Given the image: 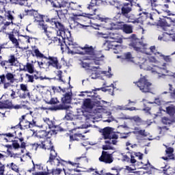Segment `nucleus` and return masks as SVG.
<instances>
[{"label": "nucleus", "mask_w": 175, "mask_h": 175, "mask_svg": "<svg viewBox=\"0 0 175 175\" xmlns=\"http://www.w3.org/2000/svg\"><path fill=\"white\" fill-rule=\"evenodd\" d=\"M46 23H49L52 27L57 31V36L53 38V43L56 46H60L62 51H64V46H66V37H62V34L65 33V25L60 22H58V19L55 18H46Z\"/></svg>", "instance_id": "obj_1"}, {"label": "nucleus", "mask_w": 175, "mask_h": 175, "mask_svg": "<svg viewBox=\"0 0 175 175\" xmlns=\"http://www.w3.org/2000/svg\"><path fill=\"white\" fill-rule=\"evenodd\" d=\"M1 32H3L8 36V38L15 46L16 49L20 48V42H18V40L16 38V35H18L20 32L18 25L13 23V21H6L3 23Z\"/></svg>", "instance_id": "obj_2"}, {"label": "nucleus", "mask_w": 175, "mask_h": 175, "mask_svg": "<svg viewBox=\"0 0 175 175\" xmlns=\"http://www.w3.org/2000/svg\"><path fill=\"white\" fill-rule=\"evenodd\" d=\"M115 8L120 10L121 9V12H118L116 15L117 20L119 21H124V23H132L133 24H139V21L136 19L131 18L129 14L132 12V8H133V4L132 2L129 1L128 3H123L122 5H116Z\"/></svg>", "instance_id": "obj_3"}, {"label": "nucleus", "mask_w": 175, "mask_h": 175, "mask_svg": "<svg viewBox=\"0 0 175 175\" xmlns=\"http://www.w3.org/2000/svg\"><path fill=\"white\" fill-rule=\"evenodd\" d=\"M25 13H26V16H29L30 17H33L35 21L38 23V25L42 31H44V33L47 36L49 39H53V32L47 30L49 29V26L44 23V15L39 14L38 10L31 9V10H25Z\"/></svg>", "instance_id": "obj_4"}, {"label": "nucleus", "mask_w": 175, "mask_h": 175, "mask_svg": "<svg viewBox=\"0 0 175 175\" xmlns=\"http://www.w3.org/2000/svg\"><path fill=\"white\" fill-rule=\"evenodd\" d=\"M38 65H45L48 66V68H53L54 69H57L59 70V69H62V64L61 62H59V59L57 56H51L49 55L45 57V59H42L41 62H38Z\"/></svg>", "instance_id": "obj_5"}, {"label": "nucleus", "mask_w": 175, "mask_h": 175, "mask_svg": "<svg viewBox=\"0 0 175 175\" xmlns=\"http://www.w3.org/2000/svg\"><path fill=\"white\" fill-rule=\"evenodd\" d=\"M82 55H88L85 57V59L94 61L96 65H99L100 59L96 57L94 46H90L88 44H85V46L82 47Z\"/></svg>", "instance_id": "obj_6"}, {"label": "nucleus", "mask_w": 175, "mask_h": 175, "mask_svg": "<svg viewBox=\"0 0 175 175\" xmlns=\"http://www.w3.org/2000/svg\"><path fill=\"white\" fill-rule=\"evenodd\" d=\"M134 84L139 88V91L144 94H147L151 92V87H152V83L148 81V79L146 77H142L139 79L134 82Z\"/></svg>", "instance_id": "obj_7"}, {"label": "nucleus", "mask_w": 175, "mask_h": 175, "mask_svg": "<svg viewBox=\"0 0 175 175\" xmlns=\"http://www.w3.org/2000/svg\"><path fill=\"white\" fill-rule=\"evenodd\" d=\"M66 47L68 50V54H79V55H83V47L79 46V44L73 42L72 38L66 37Z\"/></svg>", "instance_id": "obj_8"}, {"label": "nucleus", "mask_w": 175, "mask_h": 175, "mask_svg": "<svg viewBox=\"0 0 175 175\" xmlns=\"http://www.w3.org/2000/svg\"><path fill=\"white\" fill-rule=\"evenodd\" d=\"M129 38L131 40V43L129 46L131 49H133L135 51L139 53L142 51V47H146V44L141 42L136 34H131Z\"/></svg>", "instance_id": "obj_9"}, {"label": "nucleus", "mask_w": 175, "mask_h": 175, "mask_svg": "<svg viewBox=\"0 0 175 175\" xmlns=\"http://www.w3.org/2000/svg\"><path fill=\"white\" fill-rule=\"evenodd\" d=\"M17 57L14 54L10 55L7 60H0V65L4 69H12L13 66L17 65Z\"/></svg>", "instance_id": "obj_10"}, {"label": "nucleus", "mask_w": 175, "mask_h": 175, "mask_svg": "<svg viewBox=\"0 0 175 175\" xmlns=\"http://www.w3.org/2000/svg\"><path fill=\"white\" fill-rule=\"evenodd\" d=\"M57 153L53 152L51 157H49V160L47 161V163H50L52 166H65L69 163V161H66L65 160L57 158Z\"/></svg>", "instance_id": "obj_11"}, {"label": "nucleus", "mask_w": 175, "mask_h": 175, "mask_svg": "<svg viewBox=\"0 0 175 175\" xmlns=\"http://www.w3.org/2000/svg\"><path fill=\"white\" fill-rule=\"evenodd\" d=\"M71 20L72 21H74L75 23H83V21H87L88 23H90L91 20H90L91 16L92 14H84L83 12H81L80 14L79 13H72Z\"/></svg>", "instance_id": "obj_12"}, {"label": "nucleus", "mask_w": 175, "mask_h": 175, "mask_svg": "<svg viewBox=\"0 0 175 175\" xmlns=\"http://www.w3.org/2000/svg\"><path fill=\"white\" fill-rule=\"evenodd\" d=\"M34 146H36V148L40 147V148H42V150H50L49 157H51V154H53V152H55V150H54V146L53 145V142H51V141L49 139H44V141H41L40 144H34Z\"/></svg>", "instance_id": "obj_13"}, {"label": "nucleus", "mask_w": 175, "mask_h": 175, "mask_svg": "<svg viewBox=\"0 0 175 175\" xmlns=\"http://www.w3.org/2000/svg\"><path fill=\"white\" fill-rule=\"evenodd\" d=\"M104 140H111V139H118V135L114 133V129L107 126L102 130Z\"/></svg>", "instance_id": "obj_14"}, {"label": "nucleus", "mask_w": 175, "mask_h": 175, "mask_svg": "<svg viewBox=\"0 0 175 175\" xmlns=\"http://www.w3.org/2000/svg\"><path fill=\"white\" fill-rule=\"evenodd\" d=\"M26 116L23 115L19 118V122L13 126H11L10 129H21L24 131L25 129H29V121L25 119Z\"/></svg>", "instance_id": "obj_15"}, {"label": "nucleus", "mask_w": 175, "mask_h": 175, "mask_svg": "<svg viewBox=\"0 0 175 175\" xmlns=\"http://www.w3.org/2000/svg\"><path fill=\"white\" fill-rule=\"evenodd\" d=\"M99 20L103 23V27L106 29L117 30L119 22L114 23H113V21L109 18H99Z\"/></svg>", "instance_id": "obj_16"}, {"label": "nucleus", "mask_w": 175, "mask_h": 175, "mask_svg": "<svg viewBox=\"0 0 175 175\" xmlns=\"http://www.w3.org/2000/svg\"><path fill=\"white\" fill-rule=\"evenodd\" d=\"M12 127H8V131H12L7 133H2L1 136H3V140L6 142V143H9L10 142H13L12 138L17 139V131L16 129H10Z\"/></svg>", "instance_id": "obj_17"}, {"label": "nucleus", "mask_w": 175, "mask_h": 175, "mask_svg": "<svg viewBox=\"0 0 175 175\" xmlns=\"http://www.w3.org/2000/svg\"><path fill=\"white\" fill-rule=\"evenodd\" d=\"M89 160L88 158L85 156H81L79 157H76L75 159V161H68V164L72 166H75V167H80L81 163H88Z\"/></svg>", "instance_id": "obj_18"}, {"label": "nucleus", "mask_w": 175, "mask_h": 175, "mask_svg": "<svg viewBox=\"0 0 175 175\" xmlns=\"http://www.w3.org/2000/svg\"><path fill=\"white\" fill-rule=\"evenodd\" d=\"M100 162H103L104 163H113V154L109 153L107 151L103 150L101 156L99 157Z\"/></svg>", "instance_id": "obj_19"}, {"label": "nucleus", "mask_w": 175, "mask_h": 175, "mask_svg": "<svg viewBox=\"0 0 175 175\" xmlns=\"http://www.w3.org/2000/svg\"><path fill=\"white\" fill-rule=\"evenodd\" d=\"M163 146L166 148L165 155H167V157H163L162 159H163L164 161H167V162L169 161V160L175 161V157L174 153V148L168 146L167 145L163 144Z\"/></svg>", "instance_id": "obj_20"}, {"label": "nucleus", "mask_w": 175, "mask_h": 175, "mask_svg": "<svg viewBox=\"0 0 175 175\" xmlns=\"http://www.w3.org/2000/svg\"><path fill=\"white\" fill-rule=\"evenodd\" d=\"M124 21H120L118 23V28L117 30L121 29L124 33H133V27L131 25L128 24H123Z\"/></svg>", "instance_id": "obj_21"}, {"label": "nucleus", "mask_w": 175, "mask_h": 175, "mask_svg": "<svg viewBox=\"0 0 175 175\" xmlns=\"http://www.w3.org/2000/svg\"><path fill=\"white\" fill-rule=\"evenodd\" d=\"M6 158L8 156L6 154L0 152V175L5 174V169H6V166L9 167V164L6 165Z\"/></svg>", "instance_id": "obj_22"}, {"label": "nucleus", "mask_w": 175, "mask_h": 175, "mask_svg": "<svg viewBox=\"0 0 175 175\" xmlns=\"http://www.w3.org/2000/svg\"><path fill=\"white\" fill-rule=\"evenodd\" d=\"M3 109H21L22 107L20 105H14L13 103L10 100H5L3 102H1Z\"/></svg>", "instance_id": "obj_23"}, {"label": "nucleus", "mask_w": 175, "mask_h": 175, "mask_svg": "<svg viewBox=\"0 0 175 175\" xmlns=\"http://www.w3.org/2000/svg\"><path fill=\"white\" fill-rule=\"evenodd\" d=\"M20 90L23 92L21 95V98H22V99H26V98H31V94L29 93V90H28V85L21 83L20 85Z\"/></svg>", "instance_id": "obj_24"}, {"label": "nucleus", "mask_w": 175, "mask_h": 175, "mask_svg": "<svg viewBox=\"0 0 175 175\" xmlns=\"http://www.w3.org/2000/svg\"><path fill=\"white\" fill-rule=\"evenodd\" d=\"M23 70L28 72V73H30V75H33V73H37V75H39V72L35 70V66L32 63L27 62L26 65L24 66Z\"/></svg>", "instance_id": "obj_25"}, {"label": "nucleus", "mask_w": 175, "mask_h": 175, "mask_svg": "<svg viewBox=\"0 0 175 175\" xmlns=\"http://www.w3.org/2000/svg\"><path fill=\"white\" fill-rule=\"evenodd\" d=\"M51 5H52L53 8L61 9V8H66V6H68V5H69V3L66 2V1L64 2V1H62V0H55L51 2Z\"/></svg>", "instance_id": "obj_26"}, {"label": "nucleus", "mask_w": 175, "mask_h": 175, "mask_svg": "<svg viewBox=\"0 0 175 175\" xmlns=\"http://www.w3.org/2000/svg\"><path fill=\"white\" fill-rule=\"evenodd\" d=\"M171 16H164V20L165 21V24L167 25V28L169 27H172V25H174L175 24V14H171Z\"/></svg>", "instance_id": "obj_27"}, {"label": "nucleus", "mask_w": 175, "mask_h": 175, "mask_svg": "<svg viewBox=\"0 0 175 175\" xmlns=\"http://www.w3.org/2000/svg\"><path fill=\"white\" fill-rule=\"evenodd\" d=\"M70 9L71 10H74V13H78V14L80 15L81 13H83V11L81 10V5H79L77 3H69Z\"/></svg>", "instance_id": "obj_28"}, {"label": "nucleus", "mask_w": 175, "mask_h": 175, "mask_svg": "<svg viewBox=\"0 0 175 175\" xmlns=\"http://www.w3.org/2000/svg\"><path fill=\"white\" fill-rule=\"evenodd\" d=\"M156 25H157V27H160L163 31H167V26L165 21V16H163V18H159V20L157 21Z\"/></svg>", "instance_id": "obj_29"}, {"label": "nucleus", "mask_w": 175, "mask_h": 175, "mask_svg": "<svg viewBox=\"0 0 175 175\" xmlns=\"http://www.w3.org/2000/svg\"><path fill=\"white\" fill-rule=\"evenodd\" d=\"M85 137V136L81 133H75L74 135H70V142H80V140H85L84 139Z\"/></svg>", "instance_id": "obj_30"}, {"label": "nucleus", "mask_w": 175, "mask_h": 175, "mask_svg": "<svg viewBox=\"0 0 175 175\" xmlns=\"http://www.w3.org/2000/svg\"><path fill=\"white\" fill-rule=\"evenodd\" d=\"M156 12H151L149 14V18L150 20H152L154 24H157L155 21H158V18H159V14H161L162 12L158 11V10H154Z\"/></svg>", "instance_id": "obj_31"}, {"label": "nucleus", "mask_w": 175, "mask_h": 175, "mask_svg": "<svg viewBox=\"0 0 175 175\" xmlns=\"http://www.w3.org/2000/svg\"><path fill=\"white\" fill-rule=\"evenodd\" d=\"M12 75L14 76V79H16V80H21V81H14L12 83H11V86L10 87H13V84L14 83H23V81H24V77H23V74L21 72H17L16 75V74H13L12 72H10Z\"/></svg>", "instance_id": "obj_32"}, {"label": "nucleus", "mask_w": 175, "mask_h": 175, "mask_svg": "<svg viewBox=\"0 0 175 175\" xmlns=\"http://www.w3.org/2000/svg\"><path fill=\"white\" fill-rule=\"evenodd\" d=\"M117 43H118V42L116 41L107 42L108 50H110V49H112L113 50H118L119 49H121V45H118Z\"/></svg>", "instance_id": "obj_33"}, {"label": "nucleus", "mask_w": 175, "mask_h": 175, "mask_svg": "<svg viewBox=\"0 0 175 175\" xmlns=\"http://www.w3.org/2000/svg\"><path fill=\"white\" fill-rule=\"evenodd\" d=\"M62 102L64 105L69 104L72 102V94L66 93L64 97L62 98Z\"/></svg>", "instance_id": "obj_34"}, {"label": "nucleus", "mask_w": 175, "mask_h": 175, "mask_svg": "<svg viewBox=\"0 0 175 175\" xmlns=\"http://www.w3.org/2000/svg\"><path fill=\"white\" fill-rule=\"evenodd\" d=\"M97 1H98L97 0H92L88 6V9L89 10H92V12H93L92 16L95 14V12H96V2Z\"/></svg>", "instance_id": "obj_35"}, {"label": "nucleus", "mask_w": 175, "mask_h": 175, "mask_svg": "<svg viewBox=\"0 0 175 175\" xmlns=\"http://www.w3.org/2000/svg\"><path fill=\"white\" fill-rule=\"evenodd\" d=\"M44 102L46 103V105H58L59 103V100H58V98H51V99H49L47 98H45L44 99Z\"/></svg>", "instance_id": "obj_36"}, {"label": "nucleus", "mask_w": 175, "mask_h": 175, "mask_svg": "<svg viewBox=\"0 0 175 175\" xmlns=\"http://www.w3.org/2000/svg\"><path fill=\"white\" fill-rule=\"evenodd\" d=\"M166 113H167V114L170 116V117H173V116H174V114H175V106L174 105H171L167 107H166Z\"/></svg>", "instance_id": "obj_37"}, {"label": "nucleus", "mask_w": 175, "mask_h": 175, "mask_svg": "<svg viewBox=\"0 0 175 175\" xmlns=\"http://www.w3.org/2000/svg\"><path fill=\"white\" fill-rule=\"evenodd\" d=\"M122 59L127 61L128 62H132L133 61V56L132 55V53L127 52L123 54Z\"/></svg>", "instance_id": "obj_38"}, {"label": "nucleus", "mask_w": 175, "mask_h": 175, "mask_svg": "<svg viewBox=\"0 0 175 175\" xmlns=\"http://www.w3.org/2000/svg\"><path fill=\"white\" fill-rule=\"evenodd\" d=\"M83 106L85 109H94V105H92V101L90 98H86L83 101Z\"/></svg>", "instance_id": "obj_39"}, {"label": "nucleus", "mask_w": 175, "mask_h": 175, "mask_svg": "<svg viewBox=\"0 0 175 175\" xmlns=\"http://www.w3.org/2000/svg\"><path fill=\"white\" fill-rule=\"evenodd\" d=\"M117 110H129V111H135L136 110H138L137 108L135 107H126L124 105H118Z\"/></svg>", "instance_id": "obj_40"}, {"label": "nucleus", "mask_w": 175, "mask_h": 175, "mask_svg": "<svg viewBox=\"0 0 175 175\" xmlns=\"http://www.w3.org/2000/svg\"><path fill=\"white\" fill-rule=\"evenodd\" d=\"M28 0H9V3L11 5H20V6H24L25 2Z\"/></svg>", "instance_id": "obj_41"}, {"label": "nucleus", "mask_w": 175, "mask_h": 175, "mask_svg": "<svg viewBox=\"0 0 175 175\" xmlns=\"http://www.w3.org/2000/svg\"><path fill=\"white\" fill-rule=\"evenodd\" d=\"M66 107L65 105L60 104L59 105L49 107V110H51V111H57V110H66Z\"/></svg>", "instance_id": "obj_42"}, {"label": "nucleus", "mask_w": 175, "mask_h": 175, "mask_svg": "<svg viewBox=\"0 0 175 175\" xmlns=\"http://www.w3.org/2000/svg\"><path fill=\"white\" fill-rule=\"evenodd\" d=\"M58 17L64 18L66 14H68V10L67 9H61L59 10H55Z\"/></svg>", "instance_id": "obj_43"}, {"label": "nucleus", "mask_w": 175, "mask_h": 175, "mask_svg": "<svg viewBox=\"0 0 175 175\" xmlns=\"http://www.w3.org/2000/svg\"><path fill=\"white\" fill-rule=\"evenodd\" d=\"M170 39V36L167 34V33H163L162 35L159 36L158 40H163V42H169Z\"/></svg>", "instance_id": "obj_44"}, {"label": "nucleus", "mask_w": 175, "mask_h": 175, "mask_svg": "<svg viewBox=\"0 0 175 175\" xmlns=\"http://www.w3.org/2000/svg\"><path fill=\"white\" fill-rule=\"evenodd\" d=\"M33 52L37 58H42V59H46V56H45L44 54L42 53V52L39 51V49H34Z\"/></svg>", "instance_id": "obj_45"}, {"label": "nucleus", "mask_w": 175, "mask_h": 175, "mask_svg": "<svg viewBox=\"0 0 175 175\" xmlns=\"http://www.w3.org/2000/svg\"><path fill=\"white\" fill-rule=\"evenodd\" d=\"M111 172H107L106 175H120V172L121 169H117L116 167L111 168Z\"/></svg>", "instance_id": "obj_46"}, {"label": "nucleus", "mask_w": 175, "mask_h": 175, "mask_svg": "<svg viewBox=\"0 0 175 175\" xmlns=\"http://www.w3.org/2000/svg\"><path fill=\"white\" fill-rule=\"evenodd\" d=\"M4 16L9 21H13V20H14V16H13V14L10 10L5 11Z\"/></svg>", "instance_id": "obj_47"}, {"label": "nucleus", "mask_w": 175, "mask_h": 175, "mask_svg": "<svg viewBox=\"0 0 175 175\" xmlns=\"http://www.w3.org/2000/svg\"><path fill=\"white\" fill-rule=\"evenodd\" d=\"M150 18V16H148V12H143L142 14H140V16L139 19L142 23H144V21H147Z\"/></svg>", "instance_id": "obj_48"}, {"label": "nucleus", "mask_w": 175, "mask_h": 175, "mask_svg": "<svg viewBox=\"0 0 175 175\" xmlns=\"http://www.w3.org/2000/svg\"><path fill=\"white\" fill-rule=\"evenodd\" d=\"M111 39H113L115 42H118L119 43H121L122 42V39L121 38V36L118 33H112Z\"/></svg>", "instance_id": "obj_49"}, {"label": "nucleus", "mask_w": 175, "mask_h": 175, "mask_svg": "<svg viewBox=\"0 0 175 175\" xmlns=\"http://www.w3.org/2000/svg\"><path fill=\"white\" fill-rule=\"evenodd\" d=\"M124 161H126V162H131V163H136L137 161L135 159V156L131 154V158L128 157V155L124 156Z\"/></svg>", "instance_id": "obj_50"}, {"label": "nucleus", "mask_w": 175, "mask_h": 175, "mask_svg": "<svg viewBox=\"0 0 175 175\" xmlns=\"http://www.w3.org/2000/svg\"><path fill=\"white\" fill-rule=\"evenodd\" d=\"M161 121L164 125H172L173 123V120H170V118L167 117H163Z\"/></svg>", "instance_id": "obj_51"}, {"label": "nucleus", "mask_w": 175, "mask_h": 175, "mask_svg": "<svg viewBox=\"0 0 175 175\" xmlns=\"http://www.w3.org/2000/svg\"><path fill=\"white\" fill-rule=\"evenodd\" d=\"M55 129L51 130V135H57L59 132H62L64 129L59 126H54Z\"/></svg>", "instance_id": "obj_52"}, {"label": "nucleus", "mask_w": 175, "mask_h": 175, "mask_svg": "<svg viewBox=\"0 0 175 175\" xmlns=\"http://www.w3.org/2000/svg\"><path fill=\"white\" fill-rule=\"evenodd\" d=\"M107 92H109V95H114V84L111 83L109 86H106Z\"/></svg>", "instance_id": "obj_53"}, {"label": "nucleus", "mask_w": 175, "mask_h": 175, "mask_svg": "<svg viewBox=\"0 0 175 175\" xmlns=\"http://www.w3.org/2000/svg\"><path fill=\"white\" fill-rule=\"evenodd\" d=\"M62 172V169L61 168H53L52 169L51 172V174L53 175H58V174H61V173Z\"/></svg>", "instance_id": "obj_54"}, {"label": "nucleus", "mask_w": 175, "mask_h": 175, "mask_svg": "<svg viewBox=\"0 0 175 175\" xmlns=\"http://www.w3.org/2000/svg\"><path fill=\"white\" fill-rule=\"evenodd\" d=\"M157 54L159 55V57H162L163 59H164L165 62H172V58L170 56H165V55H163L161 53H157Z\"/></svg>", "instance_id": "obj_55"}, {"label": "nucleus", "mask_w": 175, "mask_h": 175, "mask_svg": "<svg viewBox=\"0 0 175 175\" xmlns=\"http://www.w3.org/2000/svg\"><path fill=\"white\" fill-rule=\"evenodd\" d=\"M33 167L29 170L30 173L32 172H35V169H37L38 170H41L42 169V167L41 165L37 164L35 165V163H33Z\"/></svg>", "instance_id": "obj_56"}, {"label": "nucleus", "mask_w": 175, "mask_h": 175, "mask_svg": "<svg viewBox=\"0 0 175 175\" xmlns=\"http://www.w3.org/2000/svg\"><path fill=\"white\" fill-rule=\"evenodd\" d=\"M149 3H150L152 9H154V8H157V6H159V4L158 3V0H150Z\"/></svg>", "instance_id": "obj_57"}, {"label": "nucleus", "mask_w": 175, "mask_h": 175, "mask_svg": "<svg viewBox=\"0 0 175 175\" xmlns=\"http://www.w3.org/2000/svg\"><path fill=\"white\" fill-rule=\"evenodd\" d=\"M10 166L12 170L16 172V173H18V172H20V170H18V166H17V165L14 164V163H11L10 164Z\"/></svg>", "instance_id": "obj_58"}, {"label": "nucleus", "mask_w": 175, "mask_h": 175, "mask_svg": "<svg viewBox=\"0 0 175 175\" xmlns=\"http://www.w3.org/2000/svg\"><path fill=\"white\" fill-rule=\"evenodd\" d=\"M25 77L27 78V83H33L35 81L33 75L25 74Z\"/></svg>", "instance_id": "obj_59"}, {"label": "nucleus", "mask_w": 175, "mask_h": 175, "mask_svg": "<svg viewBox=\"0 0 175 175\" xmlns=\"http://www.w3.org/2000/svg\"><path fill=\"white\" fill-rule=\"evenodd\" d=\"M38 136L41 139H44V137H47V132L46 131H39Z\"/></svg>", "instance_id": "obj_60"}, {"label": "nucleus", "mask_w": 175, "mask_h": 175, "mask_svg": "<svg viewBox=\"0 0 175 175\" xmlns=\"http://www.w3.org/2000/svg\"><path fill=\"white\" fill-rule=\"evenodd\" d=\"M149 49L150 50V52L149 54H154V55H158V53L159 52L157 51V48L155 47V46H152Z\"/></svg>", "instance_id": "obj_61"}, {"label": "nucleus", "mask_w": 175, "mask_h": 175, "mask_svg": "<svg viewBox=\"0 0 175 175\" xmlns=\"http://www.w3.org/2000/svg\"><path fill=\"white\" fill-rule=\"evenodd\" d=\"M136 133L137 135H140V136H144L146 137L147 136V134H146V130H139L136 131Z\"/></svg>", "instance_id": "obj_62"}, {"label": "nucleus", "mask_w": 175, "mask_h": 175, "mask_svg": "<svg viewBox=\"0 0 175 175\" xmlns=\"http://www.w3.org/2000/svg\"><path fill=\"white\" fill-rule=\"evenodd\" d=\"M11 142H13V143H12L13 148H14L15 150L20 148V144H18V142H16V140H14V141L12 140Z\"/></svg>", "instance_id": "obj_63"}, {"label": "nucleus", "mask_w": 175, "mask_h": 175, "mask_svg": "<svg viewBox=\"0 0 175 175\" xmlns=\"http://www.w3.org/2000/svg\"><path fill=\"white\" fill-rule=\"evenodd\" d=\"M148 62L152 64H157L158 62V60L154 57L150 56L148 57Z\"/></svg>", "instance_id": "obj_64"}]
</instances>
